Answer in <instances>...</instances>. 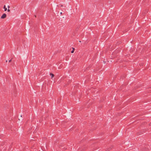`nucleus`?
Listing matches in <instances>:
<instances>
[{"label":"nucleus","mask_w":151,"mask_h":151,"mask_svg":"<svg viewBox=\"0 0 151 151\" xmlns=\"http://www.w3.org/2000/svg\"><path fill=\"white\" fill-rule=\"evenodd\" d=\"M50 75H51V78H52L54 76V75L53 74H52L51 73H50Z\"/></svg>","instance_id":"3"},{"label":"nucleus","mask_w":151,"mask_h":151,"mask_svg":"<svg viewBox=\"0 0 151 151\" xmlns=\"http://www.w3.org/2000/svg\"><path fill=\"white\" fill-rule=\"evenodd\" d=\"M9 6H8V8H9Z\"/></svg>","instance_id":"9"},{"label":"nucleus","mask_w":151,"mask_h":151,"mask_svg":"<svg viewBox=\"0 0 151 151\" xmlns=\"http://www.w3.org/2000/svg\"><path fill=\"white\" fill-rule=\"evenodd\" d=\"M73 50L74 51L75 50V48H73Z\"/></svg>","instance_id":"7"},{"label":"nucleus","mask_w":151,"mask_h":151,"mask_svg":"<svg viewBox=\"0 0 151 151\" xmlns=\"http://www.w3.org/2000/svg\"><path fill=\"white\" fill-rule=\"evenodd\" d=\"M4 11H6L7 10V8H6V6L5 5L4 6Z\"/></svg>","instance_id":"2"},{"label":"nucleus","mask_w":151,"mask_h":151,"mask_svg":"<svg viewBox=\"0 0 151 151\" xmlns=\"http://www.w3.org/2000/svg\"><path fill=\"white\" fill-rule=\"evenodd\" d=\"M60 14L61 15L62 14V12H60Z\"/></svg>","instance_id":"8"},{"label":"nucleus","mask_w":151,"mask_h":151,"mask_svg":"<svg viewBox=\"0 0 151 151\" xmlns=\"http://www.w3.org/2000/svg\"><path fill=\"white\" fill-rule=\"evenodd\" d=\"M12 61V60H10L9 61V62H10Z\"/></svg>","instance_id":"6"},{"label":"nucleus","mask_w":151,"mask_h":151,"mask_svg":"<svg viewBox=\"0 0 151 151\" xmlns=\"http://www.w3.org/2000/svg\"><path fill=\"white\" fill-rule=\"evenodd\" d=\"M7 11H8V12H9L10 11V10L8 9L7 10Z\"/></svg>","instance_id":"5"},{"label":"nucleus","mask_w":151,"mask_h":151,"mask_svg":"<svg viewBox=\"0 0 151 151\" xmlns=\"http://www.w3.org/2000/svg\"><path fill=\"white\" fill-rule=\"evenodd\" d=\"M6 17V14L4 13L3 14V15L1 17V18L3 19L5 18Z\"/></svg>","instance_id":"1"},{"label":"nucleus","mask_w":151,"mask_h":151,"mask_svg":"<svg viewBox=\"0 0 151 151\" xmlns=\"http://www.w3.org/2000/svg\"><path fill=\"white\" fill-rule=\"evenodd\" d=\"M74 52V51L73 50H72L71 51V53H73Z\"/></svg>","instance_id":"4"}]
</instances>
